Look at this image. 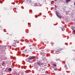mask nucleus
<instances>
[{
    "mask_svg": "<svg viewBox=\"0 0 75 75\" xmlns=\"http://www.w3.org/2000/svg\"><path fill=\"white\" fill-rule=\"evenodd\" d=\"M37 65H39V66H41V65H44V64L43 63L40 62H37Z\"/></svg>",
    "mask_w": 75,
    "mask_h": 75,
    "instance_id": "nucleus-1",
    "label": "nucleus"
},
{
    "mask_svg": "<svg viewBox=\"0 0 75 75\" xmlns=\"http://www.w3.org/2000/svg\"><path fill=\"white\" fill-rule=\"evenodd\" d=\"M27 2L28 3V4H29L30 5H32L31 0H27Z\"/></svg>",
    "mask_w": 75,
    "mask_h": 75,
    "instance_id": "nucleus-2",
    "label": "nucleus"
},
{
    "mask_svg": "<svg viewBox=\"0 0 75 75\" xmlns=\"http://www.w3.org/2000/svg\"><path fill=\"white\" fill-rule=\"evenodd\" d=\"M56 15L57 17H59V18H61L62 17L61 16H59V15H58V12L57 11H56Z\"/></svg>",
    "mask_w": 75,
    "mask_h": 75,
    "instance_id": "nucleus-3",
    "label": "nucleus"
},
{
    "mask_svg": "<svg viewBox=\"0 0 75 75\" xmlns=\"http://www.w3.org/2000/svg\"><path fill=\"white\" fill-rule=\"evenodd\" d=\"M35 58V57L34 56H32L31 57H30L28 58V59H29V60H31V59H33V58Z\"/></svg>",
    "mask_w": 75,
    "mask_h": 75,
    "instance_id": "nucleus-4",
    "label": "nucleus"
},
{
    "mask_svg": "<svg viewBox=\"0 0 75 75\" xmlns=\"http://www.w3.org/2000/svg\"><path fill=\"white\" fill-rule=\"evenodd\" d=\"M13 42L14 43L13 44V46H14V47H16V42L15 40H14L13 41Z\"/></svg>",
    "mask_w": 75,
    "mask_h": 75,
    "instance_id": "nucleus-5",
    "label": "nucleus"
},
{
    "mask_svg": "<svg viewBox=\"0 0 75 75\" xmlns=\"http://www.w3.org/2000/svg\"><path fill=\"white\" fill-rule=\"evenodd\" d=\"M71 0H66V2L67 3H68L69 1H70Z\"/></svg>",
    "mask_w": 75,
    "mask_h": 75,
    "instance_id": "nucleus-6",
    "label": "nucleus"
},
{
    "mask_svg": "<svg viewBox=\"0 0 75 75\" xmlns=\"http://www.w3.org/2000/svg\"><path fill=\"white\" fill-rule=\"evenodd\" d=\"M37 5L38 6H41V5H40V3H38L37 4Z\"/></svg>",
    "mask_w": 75,
    "mask_h": 75,
    "instance_id": "nucleus-7",
    "label": "nucleus"
},
{
    "mask_svg": "<svg viewBox=\"0 0 75 75\" xmlns=\"http://www.w3.org/2000/svg\"><path fill=\"white\" fill-rule=\"evenodd\" d=\"M8 71H9V72H10H10H11V68H10L9 69Z\"/></svg>",
    "mask_w": 75,
    "mask_h": 75,
    "instance_id": "nucleus-8",
    "label": "nucleus"
},
{
    "mask_svg": "<svg viewBox=\"0 0 75 75\" xmlns=\"http://www.w3.org/2000/svg\"><path fill=\"white\" fill-rule=\"evenodd\" d=\"M6 48V46H2V50H4V48Z\"/></svg>",
    "mask_w": 75,
    "mask_h": 75,
    "instance_id": "nucleus-9",
    "label": "nucleus"
},
{
    "mask_svg": "<svg viewBox=\"0 0 75 75\" xmlns=\"http://www.w3.org/2000/svg\"><path fill=\"white\" fill-rule=\"evenodd\" d=\"M64 67H65V68L66 69H68V68H67V65H65V66H64Z\"/></svg>",
    "mask_w": 75,
    "mask_h": 75,
    "instance_id": "nucleus-10",
    "label": "nucleus"
},
{
    "mask_svg": "<svg viewBox=\"0 0 75 75\" xmlns=\"http://www.w3.org/2000/svg\"><path fill=\"white\" fill-rule=\"evenodd\" d=\"M35 6H38L37 4H35Z\"/></svg>",
    "mask_w": 75,
    "mask_h": 75,
    "instance_id": "nucleus-11",
    "label": "nucleus"
},
{
    "mask_svg": "<svg viewBox=\"0 0 75 75\" xmlns=\"http://www.w3.org/2000/svg\"><path fill=\"white\" fill-rule=\"evenodd\" d=\"M59 51H56V53L57 54H59Z\"/></svg>",
    "mask_w": 75,
    "mask_h": 75,
    "instance_id": "nucleus-12",
    "label": "nucleus"
},
{
    "mask_svg": "<svg viewBox=\"0 0 75 75\" xmlns=\"http://www.w3.org/2000/svg\"><path fill=\"white\" fill-rule=\"evenodd\" d=\"M53 66H54V67H56V64H53Z\"/></svg>",
    "mask_w": 75,
    "mask_h": 75,
    "instance_id": "nucleus-13",
    "label": "nucleus"
},
{
    "mask_svg": "<svg viewBox=\"0 0 75 75\" xmlns=\"http://www.w3.org/2000/svg\"><path fill=\"white\" fill-rule=\"evenodd\" d=\"M65 30V29L64 28H62V31H64Z\"/></svg>",
    "mask_w": 75,
    "mask_h": 75,
    "instance_id": "nucleus-14",
    "label": "nucleus"
},
{
    "mask_svg": "<svg viewBox=\"0 0 75 75\" xmlns=\"http://www.w3.org/2000/svg\"><path fill=\"white\" fill-rule=\"evenodd\" d=\"M61 50H62V49H59V51H61Z\"/></svg>",
    "mask_w": 75,
    "mask_h": 75,
    "instance_id": "nucleus-15",
    "label": "nucleus"
},
{
    "mask_svg": "<svg viewBox=\"0 0 75 75\" xmlns=\"http://www.w3.org/2000/svg\"><path fill=\"white\" fill-rule=\"evenodd\" d=\"M54 71H57V69H54Z\"/></svg>",
    "mask_w": 75,
    "mask_h": 75,
    "instance_id": "nucleus-16",
    "label": "nucleus"
},
{
    "mask_svg": "<svg viewBox=\"0 0 75 75\" xmlns=\"http://www.w3.org/2000/svg\"><path fill=\"white\" fill-rule=\"evenodd\" d=\"M73 31H74V32H75V30H73Z\"/></svg>",
    "mask_w": 75,
    "mask_h": 75,
    "instance_id": "nucleus-17",
    "label": "nucleus"
},
{
    "mask_svg": "<svg viewBox=\"0 0 75 75\" xmlns=\"http://www.w3.org/2000/svg\"><path fill=\"white\" fill-rule=\"evenodd\" d=\"M47 43H48V41H47Z\"/></svg>",
    "mask_w": 75,
    "mask_h": 75,
    "instance_id": "nucleus-18",
    "label": "nucleus"
},
{
    "mask_svg": "<svg viewBox=\"0 0 75 75\" xmlns=\"http://www.w3.org/2000/svg\"><path fill=\"white\" fill-rule=\"evenodd\" d=\"M74 5L75 6V2L74 3Z\"/></svg>",
    "mask_w": 75,
    "mask_h": 75,
    "instance_id": "nucleus-19",
    "label": "nucleus"
},
{
    "mask_svg": "<svg viewBox=\"0 0 75 75\" xmlns=\"http://www.w3.org/2000/svg\"><path fill=\"white\" fill-rule=\"evenodd\" d=\"M55 1H57V0H54Z\"/></svg>",
    "mask_w": 75,
    "mask_h": 75,
    "instance_id": "nucleus-20",
    "label": "nucleus"
},
{
    "mask_svg": "<svg viewBox=\"0 0 75 75\" xmlns=\"http://www.w3.org/2000/svg\"><path fill=\"white\" fill-rule=\"evenodd\" d=\"M3 64H4V63H3V64H2V65H3Z\"/></svg>",
    "mask_w": 75,
    "mask_h": 75,
    "instance_id": "nucleus-21",
    "label": "nucleus"
},
{
    "mask_svg": "<svg viewBox=\"0 0 75 75\" xmlns=\"http://www.w3.org/2000/svg\"><path fill=\"white\" fill-rule=\"evenodd\" d=\"M72 30H73V29H72Z\"/></svg>",
    "mask_w": 75,
    "mask_h": 75,
    "instance_id": "nucleus-22",
    "label": "nucleus"
}]
</instances>
